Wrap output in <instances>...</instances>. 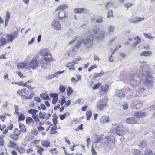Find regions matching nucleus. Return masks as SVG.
Segmentation results:
<instances>
[{
  "instance_id": "nucleus-1",
  "label": "nucleus",
  "mask_w": 155,
  "mask_h": 155,
  "mask_svg": "<svg viewBox=\"0 0 155 155\" xmlns=\"http://www.w3.org/2000/svg\"><path fill=\"white\" fill-rule=\"evenodd\" d=\"M99 30V29L93 30L92 34H91V35L86 37L85 39L82 38L78 39V40L77 44L75 46V48L76 49H78L80 45L82 43L86 45L89 44H90V45L88 47H91L93 40V37H96L98 31Z\"/></svg>"
},
{
  "instance_id": "nucleus-2",
  "label": "nucleus",
  "mask_w": 155,
  "mask_h": 155,
  "mask_svg": "<svg viewBox=\"0 0 155 155\" xmlns=\"http://www.w3.org/2000/svg\"><path fill=\"white\" fill-rule=\"evenodd\" d=\"M107 101L105 99H100L97 103V107L100 111L104 109L107 106Z\"/></svg>"
},
{
  "instance_id": "nucleus-3",
  "label": "nucleus",
  "mask_w": 155,
  "mask_h": 155,
  "mask_svg": "<svg viewBox=\"0 0 155 155\" xmlns=\"http://www.w3.org/2000/svg\"><path fill=\"white\" fill-rule=\"evenodd\" d=\"M153 77L150 75H148L145 80V84L147 85V87L150 88L153 87Z\"/></svg>"
},
{
  "instance_id": "nucleus-4",
  "label": "nucleus",
  "mask_w": 155,
  "mask_h": 155,
  "mask_svg": "<svg viewBox=\"0 0 155 155\" xmlns=\"http://www.w3.org/2000/svg\"><path fill=\"white\" fill-rule=\"evenodd\" d=\"M19 34L18 31H15L12 34H9L6 35L7 40L8 42H12L18 36Z\"/></svg>"
},
{
  "instance_id": "nucleus-5",
  "label": "nucleus",
  "mask_w": 155,
  "mask_h": 155,
  "mask_svg": "<svg viewBox=\"0 0 155 155\" xmlns=\"http://www.w3.org/2000/svg\"><path fill=\"white\" fill-rule=\"evenodd\" d=\"M115 139L113 136H106L104 139V142L105 144L109 143L114 144L115 143Z\"/></svg>"
},
{
  "instance_id": "nucleus-6",
  "label": "nucleus",
  "mask_w": 155,
  "mask_h": 155,
  "mask_svg": "<svg viewBox=\"0 0 155 155\" xmlns=\"http://www.w3.org/2000/svg\"><path fill=\"white\" fill-rule=\"evenodd\" d=\"M109 86L107 84H104L101 87V89L99 93L101 95H104L108 92Z\"/></svg>"
},
{
  "instance_id": "nucleus-7",
  "label": "nucleus",
  "mask_w": 155,
  "mask_h": 155,
  "mask_svg": "<svg viewBox=\"0 0 155 155\" xmlns=\"http://www.w3.org/2000/svg\"><path fill=\"white\" fill-rule=\"evenodd\" d=\"M144 17L140 18L139 17H136L131 19H129L128 20L130 23H137L144 20Z\"/></svg>"
},
{
  "instance_id": "nucleus-8",
  "label": "nucleus",
  "mask_w": 155,
  "mask_h": 155,
  "mask_svg": "<svg viewBox=\"0 0 155 155\" xmlns=\"http://www.w3.org/2000/svg\"><path fill=\"white\" fill-rule=\"evenodd\" d=\"M132 104L134 109H138L142 106V104L140 101L137 100L132 101Z\"/></svg>"
},
{
  "instance_id": "nucleus-9",
  "label": "nucleus",
  "mask_w": 155,
  "mask_h": 155,
  "mask_svg": "<svg viewBox=\"0 0 155 155\" xmlns=\"http://www.w3.org/2000/svg\"><path fill=\"white\" fill-rule=\"evenodd\" d=\"M26 93H25V97L26 99H31L34 96V93L32 90H26Z\"/></svg>"
},
{
  "instance_id": "nucleus-10",
  "label": "nucleus",
  "mask_w": 155,
  "mask_h": 155,
  "mask_svg": "<svg viewBox=\"0 0 155 155\" xmlns=\"http://www.w3.org/2000/svg\"><path fill=\"white\" fill-rule=\"evenodd\" d=\"M74 12L76 13H81L83 12L84 13L87 14L88 12L84 8H75L74 10Z\"/></svg>"
},
{
  "instance_id": "nucleus-11",
  "label": "nucleus",
  "mask_w": 155,
  "mask_h": 155,
  "mask_svg": "<svg viewBox=\"0 0 155 155\" xmlns=\"http://www.w3.org/2000/svg\"><path fill=\"white\" fill-rule=\"evenodd\" d=\"M126 122L129 124H133L138 123V120L135 117L127 118L126 120Z\"/></svg>"
},
{
  "instance_id": "nucleus-12",
  "label": "nucleus",
  "mask_w": 155,
  "mask_h": 155,
  "mask_svg": "<svg viewBox=\"0 0 155 155\" xmlns=\"http://www.w3.org/2000/svg\"><path fill=\"white\" fill-rule=\"evenodd\" d=\"M38 64V62L36 60H32L30 62L29 65L32 69H36L37 68Z\"/></svg>"
},
{
  "instance_id": "nucleus-13",
  "label": "nucleus",
  "mask_w": 155,
  "mask_h": 155,
  "mask_svg": "<svg viewBox=\"0 0 155 155\" xmlns=\"http://www.w3.org/2000/svg\"><path fill=\"white\" fill-rule=\"evenodd\" d=\"M144 112H135L134 114V116L138 120V119L140 118H143L145 117Z\"/></svg>"
},
{
  "instance_id": "nucleus-14",
  "label": "nucleus",
  "mask_w": 155,
  "mask_h": 155,
  "mask_svg": "<svg viewBox=\"0 0 155 155\" xmlns=\"http://www.w3.org/2000/svg\"><path fill=\"white\" fill-rule=\"evenodd\" d=\"M109 121V117L107 116H103L100 120V123L102 124L108 123Z\"/></svg>"
},
{
  "instance_id": "nucleus-15",
  "label": "nucleus",
  "mask_w": 155,
  "mask_h": 155,
  "mask_svg": "<svg viewBox=\"0 0 155 155\" xmlns=\"http://www.w3.org/2000/svg\"><path fill=\"white\" fill-rule=\"evenodd\" d=\"M116 134L120 136H123L124 135V132L123 128H121L119 126H117L116 129Z\"/></svg>"
},
{
  "instance_id": "nucleus-16",
  "label": "nucleus",
  "mask_w": 155,
  "mask_h": 155,
  "mask_svg": "<svg viewBox=\"0 0 155 155\" xmlns=\"http://www.w3.org/2000/svg\"><path fill=\"white\" fill-rule=\"evenodd\" d=\"M51 25L56 29L57 30L61 28V25L58 21H54L52 22Z\"/></svg>"
},
{
  "instance_id": "nucleus-17",
  "label": "nucleus",
  "mask_w": 155,
  "mask_h": 155,
  "mask_svg": "<svg viewBox=\"0 0 155 155\" xmlns=\"http://www.w3.org/2000/svg\"><path fill=\"white\" fill-rule=\"evenodd\" d=\"M130 155H142V153L140 150L134 149L130 151Z\"/></svg>"
},
{
  "instance_id": "nucleus-18",
  "label": "nucleus",
  "mask_w": 155,
  "mask_h": 155,
  "mask_svg": "<svg viewBox=\"0 0 155 155\" xmlns=\"http://www.w3.org/2000/svg\"><path fill=\"white\" fill-rule=\"evenodd\" d=\"M68 5L66 4H63L62 5L59 6L56 8L55 11H61L66 9L68 8Z\"/></svg>"
},
{
  "instance_id": "nucleus-19",
  "label": "nucleus",
  "mask_w": 155,
  "mask_h": 155,
  "mask_svg": "<svg viewBox=\"0 0 155 155\" xmlns=\"http://www.w3.org/2000/svg\"><path fill=\"white\" fill-rule=\"evenodd\" d=\"M100 33L99 36L97 37V38H99L101 40L104 39L107 35L105 30L101 31Z\"/></svg>"
},
{
  "instance_id": "nucleus-20",
  "label": "nucleus",
  "mask_w": 155,
  "mask_h": 155,
  "mask_svg": "<svg viewBox=\"0 0 155 155\" xmlns=\"http://www.w3.org/2000/svg\"><path fill=\"white\" fill-rule=\"evenodd\" d=\"M116 94L117 96L121 98H122L124 97L125 94L124 92L121 90H118L116 92Z\"/></svg>"
},
{
  "instance_id": "nucleus-21",
  "label": "nucleus",
  "mask_w": 155,
  "mask_h": 155,
  "mask_svg": "<svg viewBox=\"0 0 155 155\" xmlns=\"http://www.w3.org/2000/svg\"><path fill=\"white\" fill-rule=\"evenodd\" d=\"M151 54V52L149 51H146L142 52L140 54V55L141 56L147 57L150 56Z\"/></svg>"
},
{
  "instance_id": "nucleus-22",
  "label": "nucleus",
  "mask_w": 155,
  "mask_h": 155,
  "mask_svg": "<svg viewBox=\"0 0 155 155\" xmlns=\"http://www.w3.org/2000/svg\"><path fill=\"white\" fill-rule=\"evenodd\" d=\"M75 48L74 47L71 48L69 49L68 50V56H69L71 55H73L76 52V51L75 50Z\"/></svg>"
},
{
  "instance_id": "nucleus-23",
  "label": "nucleus",
  "mask_w": 155,
  "mask_h": 155,
  "mask_svg": "<svg viewBox=\"0 0 155 155\" xmlns=\"http://www.w3.org/2000/svg\"><path fill=\"white\" fill-rule=\"evenodd\" d=\"M7 43L6 39L4 37L0 39V46H3L6 45Z\"/></svg>"
},
{
  "instance_id": "nucleus-24",
  "label": "nucleus",
  "mask_w": 155,
  "mask_h": 155,
  "mask_svg": "<svg viewBox=\"0 0 155 155\" xmlns=\"http://www.w3.org/2000/svg\"><path fill=\"white\" fill-rule=\"evenodd\" d=\"M41 143L42 146L46 147H48L50 146V143L47 140L41 141Z\"/></svg>"
},
{
  "instance_id": "nucleus-25",
  "label": "nucleus",
  "mask_w": 155,
  "mask_h": 155,
  "mask_svg": "<svg viewBox=\"0 0 155 155\" xmlns=\"http://www.w3.org/2000/svg\"><path fill=\"white\" fill-rule=\"evenodd\" d=\"M40 64L42 67H46L47 65V62L46 61L45 59L43 58L41 59L40 60Z\"/></svg>"
},
{
  "instance_id": "nucleus-26",
  "label": "nucleus",
  "mask_w": 155,
  "mask_h": 155,
  "mask_svg": "<svg viewBox=\"0 0 155 155\" xmlns=\"http://www.w3.org/2000/svg\"><path fill=\"white\" fill-rule=\"evenodd\" d=\"M40 53L43 55L45 56H48L49 55V53L48 52L47 49H45L42 50Z\"/></svg>"
},
{
  "instance_id": "nucleus-27",
  "label": "nucleus",
  "mask_w": 155,
  "mask_h": 155,
  "mask_svg": "<svg viewBox=\"0 0 155 155\" xmlns=\"http://www.w3.org/2000/svg\"><path fill=\"white\" fill-rule=\"evenodd\" d=\"M19 128L21 130V132L25 133L26 131V129L25 126L21 123H20Z\"/></svg>"
},
{
  "instance_id": "nucleus-28",
  "label": "nucleus",
  "mask_w": 155,
  "mask_h": 155,
  "mask_svg": "<svg viewBox=\"0 0 155 155\" xmlns=\"http://www.w3.org/2000/svg\"><path fill=\"white\" fill-rule=\"evenodd\" d=\"M41 97L44 100H48L49 99V96L45 93H42L40 95Z\"/></svg>"
},
{
  "instance_id": "nucleus-29",
  "label": "nucleus",
  "mask_w": 155,
  "mask_h": 155,
  "mask_svg": "<svg viewBox=\"0 0 155 155\" xmlns=\"http://www.w3.org/2000/svg\"><path fill=\"white\" fill-rule=\"evenodd\" d=\"M104 72L103 71H102L100 73H95L94 74V78H97L99 77H100L103 75Z\"/></svg>"
},
{
  "instance_id": "nucleus-30",
  "label": "nucleus",
  "mask_w": 155,
  "mask_h": 155,
  "mask_svg": "<svg viewBox=\"0 0 155 155\" xmlns=\"http://www.w3.org/2000/svg\"><path fill=\"white\" fill-rule=\"evenodd\" d=\"M135 39L136 40V41L134 43L133 45V47H136V45L139 43L141 41L140 39L138 36L135 38Z\"/></svg>"
},
{
  "instance_id": "nucleus-31",
  "label": "nucleus",
  "mask_w": 155,
  "mask_h": 155,
  "mask_svg": "<svg viewBox=\"0 0 155 155\" xmlns=\"http://www.w3.org/2000/svg\"><path fill=\"white\" fill-rule=\"evenodd\" d=\"M38 112V110L34 109H30L28 110V113L32 115V116L36 115L35 114Z\"/></svg>"
},
{
  "instance_id": "nucleus-32",
  "label": "nucleus",
  "mask_w": 155,
  "mask_h": 155,
  "mask_svg": "<svg viewBox=\"0 0 155 155\" xmlns=\"http://www.w3.org/2000/svg\"><path fill=\"white\" fill-rule=\"evenodd\" d=\"M147 146V142L144 140H142V141L140 143V147L142 148H144L146 147Z\"/></svg>"
},
{
  "instance_id": "nucleus-33",
  "label": "nucleus",
  "mask_w": 155,
  "mask_h": 155,
  "mask_svg": "<svg viewBox=\"0 0 155 155\" xmlns=\"http://www.w3.org/2000/svg\"><path fill=\"white\" fill-rule=\"evenodd\" d=\"M37 152L40 155H42V152L44 151V149L40 146H37Z\"/></svg>"
},
{
  "instance_id": "nucleus-34",
  "label": "nucleus",
  "mask_w": 155,
  "mask_h": 155,
  "mask_svg": "<svg viewBox=\"0 0 155 155\" xmlns=\"http://www.w3.org/2000/svg\"><path fill=\"white\" fill-rule=\"evenodd\" d=\"M92 114V112L91 110L88 111L86 113L87 120H89L91 118Z\"/></svg>"
},
{
  "instance_id": "nucleus-35",
  "label": "nucleus",
  "mask_w": 155,
  "mask_h": 155,
  "mask_svg": "<svg viewBox=\"0 0 155 155\" xmlns=\"http://www.w3.org/2000/svg\"><path fill=\"white\" fill-rule=\"evenodd\" d=\"M73 92V89L71 87H69L67 89V94L68 96L71 95Z\"/></svg>"
},
{
  "instance_id": "nucleus-36",
  "label": "nucleus",
  "mask_w": 155,
  "mask_h": 155,
  "mask_svg": "<svg viewBox=\"0 0 155 155\" xmlns=\"http://www.w3.org/2000/svg\"><path fill=\"white\" fill-rule=\"evenodd\" d=\"M149 65H148L144 64L142 65L140 67V69L143 71H146L147 68H148Z\"/></svg>"
},
{
  "instance_id": "nucleus-37",
  "label": "nucleus",
  "mask_w": 155,
  "mask_h": 155,
  "mask_svg": "<svg viewBox=\"0 0 155 155\" xmlns=\"http://www.w3.org/2000/svg\"><path fill=\"white\" fill-rule=\"evenodd\" d=\"M144 89L142 88L141 87H139L137 89V93L138 95L140 94H141L144 91Z\"/></svg>"
},
{
  "instance_id": "nucleus-38",
  "label": "nucleus",
  "mask_w": 155,
  "mask_h": 155,
  "mask_svg": "<svg viewBox=\"0 0 155 155\" xmlns=\"http://www.w3.org/2000/svg\"><path fill=\"white\" fill-rule=\"evenodd\" d=\"M10 137L14 141H16L18 140V136H17L15 134H11L10 135Z\"/></svg>"
},
{
  "instance_id": "nucleus-39",
  "label": "nucleus",
  "mask_w": 155,
  "mask_h": 155,
  "mask_svg": "<svg viewBox=\"0 0 155 155\" xmlns=\"http://www.w3.org/2000/svg\"><path fill=\"white\" fill-rule=\"evenodd\" d=\"M33 122V120L31 117H28L26 118V122L27 124H29L30 123H32Z\"/></svg>"
},
{
  "instance_id": "nucleus-40",
  "label": "nucleus",
  "mask_w": 155,
  "mask_h": 155,
  "mask_svg": "<svg viewBox=\"0 0 155 155\" xmlns=\"http://www.w3.org/2000/svg\"><path fill=\"white\" fill-rule=\"evenodd\" d=\"M145 155H153V153L150 149H146L145 150Z\"/></svg>"
},
{
  "instance_id": "nucleus-41",
  "label": "nucleus",
  "mask_w": 155,
  "mask_h": 155,
  "mask_svg": "<svg viewBox=\"0 0 155 155\" xmlns=\"http://www.w3.org/2000/svg\"><path fill=\"white\" fill-rule=\"evenodd\" d=\"M64 71V70H63L61 71H59L55 73L54 74H53V76L54 77L58 78L59 77V75L60 74L63 73Z\"/></svg>"
},
{
  "instance_id": "nucleus-42",
  "label": "nucleus",
  "mask_w": 155,
  "mask_h": 155,
  "mask_svg": "<svg viewBox=\"0 0 155 155\" xmlns=\"http://www.w3.org/2000/svg\"><path fill=\"white\" fill-rule=\"evenodd\" d=\"M26 89L25 88H23L22 89L19 90L17 91V93L19 95H21L23 93L25 94V93H26Z\"/></svg>"
},
{
  "instance_id": "nucleus-43",
  "label": "nucleus",
  "mask_w": 155,
  "mask_h": 155,
  "mask_svg": "<svg viewBox=\"0 0 155 155\" xmlns=\"http://www.w3.org/2000/svg\"><path fill=\"white\" fill-rule=\"evenodd\" d=\"M25 66V64L22 63H18V64L17 67L18 69L23 68Z\"/></svg>"
},
{
  "instance_id": "nucleus-44",
  "label": "nucleus",
  "mask_w": 155,
  "mask_h": 155,
  "mask_svg": "<svg viewBox=\"0 0 155 155\" xmlns=\"http://www.w3.org/2000/svg\"><path fill=\"white\" fill-rule=\"evenodd\" d=\"M103 140V138L101 137H98L97 140L95 141V142H94V143L97 144L99 143H100Z\"/></svg>"
},
{
  "instance_id": "nucleus-45",
  "label": "nucleus",
  "mask_w": 155,
  "mask_h": 155,
  "mask_svg": "<svg viewBox=\"0 0 155 155\" xmlns=\"http://www.w3.org/2000/svg\"><path fill=\"white\" fill-rule=\"evenodd\" d=\"M16 145V144L15 143L11 141H10V144H8V146L11 148H14Z\"/></svg>"
},
{
  "instance_id": "nucleus-46",
  "label": "nucleus",
  "mask_w": 155,
  "mask_h": 155,
  "mask_svg": "<svg viewBox=\"0 0 155 155\" xmlns=\"http://www.w3.org/2000/svg\"><path fill=\"white\" fill-rule=\"evenodd\" d=\"M21 131L19 130L17 128H15L14 130V134H15L17 136H18L21 134Z\"/></svg>"
},
{
  "instance_id": "nucleus-47",
  "label": "nucleus",
  "mask_w": 155,
  "mask_h": 155,
  "mask_svg": "<svg viewBox=\"0 0 155 155\" xmlns=\"http://www.w3.org/2000/svg\"><path fill=\"white\" fill-rule=\"evenodd\" d=\"M108 28L109 34L114 31V27L112 26H108Z\"/></svg>"
},
{
  "instance_id": "nucleus-48",
  "label": "nucleus",
  "mask_w": 155,
  "mask_h": 155,
  "mask_svg": "<svg viewBox=\"0 0 155 155\" xmlns=\"http://www.w3.org/2000/svg\"><path fill=\"white\" fill-rule=\"evenodd\" d=\"M103 21V18L99 16L96 19V21L98 23H101Z\"/></svg>"
},
{
  "instance_id": "nucleus-49",
  "label": "nucleus",
  "mask_w": 155,
  "mask_h": 155,
  "mask_svg": "<svg viewBox=\"0 0 155 155\" xmlns=\"http://www.w3.org/2000/svg\"><path fill=\"white\" fill-rule=\"evenodd\" d=\"M101 84L100 83H98L95 84L92 87V89L93 90H95L97 89L99 87L101 86Z\"/></svg>"
},
{
  "instance_id": "nucleus-50",
  "label": "nucleus",
  "mask_w": 155,
  "mask_h": 155,
  "mask_svg": "<svg viewBox=\"0 0 155 155\" xmlns=\"http://www.w3.org/2000/svg\"><path fill=\"white\" fill-rule=\"evenodd\" d=\"M54 78L53 74L48 75L45 78V79L46 80H50Z\"/></svg>"
},
{
  "instance_id": "nucleus-51",
  "label": "nucleus",
  "mask_w": 155,
  "mask_h": 155,
  "mask_svg": "<svg viewBox=\"0 0 155 155\" xmlns=\"http://www.w3.org/2000/svg\"><path fill=\"white\" fill-rule=\"evenodd\" d=\"M25 118V115L22 114L21 113L19 115L18 117V119L20 121H22L24 120Z\"/></svg>"
},
{
  "instance_id": "nucleus-52",
  "label": "nucleus",
  "mask_w": 155,
  "mask_h": 155,
  "mask_svg": "<svg viewBox=\"0 0 155 155\" xmlns=\"http://www.w3.org/2000/svg\"><path fill=\"white\" fill-rule=\"evenodd\" d=\"M58 117L57 116H55L54 117L52 121L53 124L54 125H55L57 123V119Z\"/></svg>"
},
{
  "instance_id": "nucleus-53",
  "label": "nucleus",
  "mask_w": 155,
  "mask_h": 155,
  "mask_svg": "<svg viewBox=\"0 0 155 155\" xmlns=\"http://www.w3.org/2000/svg\"><path fill=\"white\" fill-rule=\"evenodd\" d=\"M113 11L112 10L109 11L107 14V18H110L111 17H113Z\"/></svg>"
},
{
  "instance_id": "nucleus-54",
  "label": "nucleus",
  "mask_w": 155,
  "mask_h": 155,
  "mask_svg": "<svg viewBox=\"0 0 155 155\" xmlns=\"http://www.w3.org/2000/svg\"><path fill=\"white\" fill-rule=\"evenodd\" d=\"M32 117L36 122H38L40 120L38 115H35L32 116Z\"/></svg>"
},
{
  "instance_id": "nucleus-55",
  "label": "nucleus",
  "mask_w": 155,
  "mask_h": 155,
  "mask_svg": "<svg viewBox=\"0 0 155 155\" xmlns=\"http://www.w3.org/2000/svg\"><path fill=\"white\" fill-rule=\"evenodd\" d=\"M49 96L53 98H56V97H58V94L56 93H51L49 94Z\"/></svg>"
},
{
  "instance_id": "nucleus-56",
  "label": "nucleus",
  "mask_w": 155,
  "mask_h": 155,
  "mask_svg": "<svg viewBox=\"0 0 155 155\" xmlns=\"http://www.w3.org/2000/svg\"><path fill=\"white\" fill-rule=\"evenodd\" d=\"M113 5V4L112 2H108L106 5L105 7L108 9L109 8L112 7Z\"/></svg>"
},
{
  "instance_id": "nucleus-57",
  "label": "nucleus",
  "mask_w": 155,
  "mask_h": 155,
  "mask_svg": "<svg viewBox=\"0 0 155 155\" xmlns=\"http://www.w3.org/2000/svg\"><path fill=\"white\" fill-rule=\"evenodd\" d=\"M133 4L131 3H127L124 4V6L127 8H129L131 7Z\"/></svg>"
},
{
  "instance_id": "nucleus-58",
  "label": "nucleus",
  "mask_w": 155,
  "mask_h": 155,
  "mask_svg": "<svg viewBox=\"0 0 155 155\" xmlns=\"http://www.w3.org/2000/svg\"><path fill=\"white\" fill-rule=\"evenodd\" d=\"M10 13L8 11H7V12L6 13V16L5 17V20H6V21L9 20V19H10Z\"/></svg>"
},
{
  "instance_id": "nucleus-59",
  "label": "nucleus",
  "mask_w": 155,
  "mask_h": 155,
  "mask_svg": "<svg viewBox=\"0 0 155 155\" xmlns=\"http://www.w3.org/2000/svg\"><path fill=\"white\" fill-rule=\"evenodd\" d=\"M50 57H44L43 59L46 60V61L48 63L49 61H50L51 59V55L49 54V55Z\"/></svg>"
},
{
  "instance_id": "nucleus-60",
  "label": "nucleus",
  "mask_w": 155,
  "mask_h": 155,
  "mask_svg": "<svg viewBox=\"0 0 155 155\" xmlns=\"http://www.w3.org/2000/svg\"><path fill=\"white\" fill-rule=\"evenodd\" d=\"M91 152L93 155H97V153L94 148L93 146V145H92Z\"/></svg>"
},
{
  "instance_id": "nucleus-61",
  "label": "nucleus",
  "mask_w": 155,
  "mask_h": 155,
  "mask_svg": "<svg viewBox=\"0 0 155 155\" xmlns=\"http://www.w3.org/2000/svg\"><path fill=\"white\" fill-rule=\"evenodd\" d=\"M59 90L61 92H64L65 90V87L62 85H60L59 87Z\"/></svg>"
},
{
  "instance_id": "nucleus-62",
  "label": "nucleus",
  "mask_w": 155,
  "mask_h": 155,
  "mask_svg": "<svg viewBox=\"0 0 155 155\" xmlns=\"http://www.w3.org/2000/svg\"><path fill=\"white\" fill-rule=\"evenodd\" d=\"M144 35L147 38H148L151 39L152 38V37L151 36V34H150L144 33Z\"/></svg>"
},
{
  "instance_id": "nucleus-63",
  "label": "nucleus",
  "mask_w": 155,
  "mask_h": 155,
  "mask_svg": "<svg viewBox=\"0 0 155 155\" xmlns=\"http://www.w3.org/2000/svg\"><path fill=\"white\" fill-rule=\"evenodd\" d=\"M15 109V113L17 114L18 115L19 114L18 112V107L16 105H14Z\"/></svg>"
},
{
  "instance_id": "nucleus-64",
  "label": "nucleus",
  "mask_w": 155,
  "mask_h": 155,
  "mask_svg": "<svg viewBox=\"0 0 155 155\" xmlns=\"http://www.w3.org/2000/svg\"><path fill=\"white\" fill-rule=\"evenodd\" d=\"M150 110H154L153 115L155 116V105L151 106Z\"/></svg>"
}]
</instances>
